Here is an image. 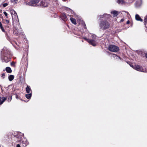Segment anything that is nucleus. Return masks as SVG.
<instances>
[{
    "instance_id": "1",
    "label": "nucleus",
    "mask_w": 147,
    "mask_h": 147,
    "mask_svg": "<svg viewBox=\"0 0 147 147\" xmlns=\"http://www.w3.org/2000/svg\"><path fill=\"white\" fill-rule=\"evenodd\" d=\"M8 53L9 51L5 47H4L1 51V58L3 61L7 63L10 60L9 55L8 54Z\"/></svg>"
},
{
    "instance_id": "2",
    "label": "nucleus",
    "mask_w": 147,
    "mask_h": 147,
    "mask_svg": "<svg viewBox=\"0 0 147 147\" xmlns=\"http://www.w3.org/2000/svg\"><path fill=\"white\" fill-rule=\"evenodd\" d=\"M99 25L100 29L105 30L109 28L110 24L108 22L103 21L100 22Z\"/></svg>"
},
{
    "instance_id": "3",
    "label": "nucleus",
    "mask_w": 147,
    "mask_h": 147,
    "mask_svg": "<svg viewBox=\"0 0 147 147\" xmlns=\"http://www.w3.org/2000/svg\"><path fill=\"white\" fill-rule=\"evenodd\" d=\"M39 2V0H31L29 2L24 3V4L25 5H28L32 6H39V4L38 3Z\"/></svg>"
},
{
    "instance_id": "4",
    "label": "nucleus",
    "mask_w": 147,
    "mask_h": 147,
    "mask_svg": "<svg viewBox=\"0 0 147 147\" xmlns=\"http://www.w3.org/2000/svg\"><path fill=\"white\" fill-rule=\"evenodd\" d=\"M12 137L13 138V137H15L17 138V142H21L22 141V136L20 135V133H14L13 134H12Z\"/></svg>"
},
{
    "instance_id": "5",
    "label": "nucleus",
    "mask_w": 147,
    "mask_h": 147,
    "mask_svg": "<svg viewBox=\"0 0 147 147\" xmlns=\"http://www.w3.org/2000/svg\"><path fill=\"white\" fill-rule=\"evenodd\" d=\"M108 49L110 51L115 52L119 51V48L116 45H110L109 46Z\"/></svg>"
},
{
    "instance_id": "6",
    "label": "nucleus",
    "mask_w": 147,
    "mask_h": 147,
    "mask_svg": "<svg viewBox=\"0 0 147 147\" xmlns=\"http://www.w3.org/2000/svg\"><path fill=\"white\" fill-rule=\"evenodd\" d=\"M11 13L12 15L13 22L14 21L18 22L17 15L16 11L13 10H11Z\"/></svg>"
},
{
    "instance_id": "7",
    "label": "nucleus",
    "mask_w": 147,
    "mask_h": 147,
    "mask_svg": "<svg viewBox=\"0 0 147 147\" xmlns=\"http://www.w3.org/2000/svg\"><path fill=\"white\" fill-rule=\"evenodd\" d=\"M84 39L87 41L91 45L94 46H95L96 45V43L94 42V40H90V39H88L86 38H84Z\"/></svg>"
},
{
    "instance_id": "8",
    "label": "nucleus",
    "mask_w": 147,
    "mask_h": 147,
    "mask_svg": "<svg viewBox=\"0 0 147 147\" xmlns=\"http://www.w3.org/2000/svg\"><path fill=\"white\" fill-rule=\"evenodd\" d=\"M134 68L136 70L141 72H144V71L142 69V67L139 65H136Z\"/></svg>"
},
{
    "instance_id": "9",
    "label": "nucleus",
    "mask_w": 147,
    "mask_h": 147,
    "mask_svg": "<svg viewBox=\"0 0 147 147\" xmlns=\"http://www.w3.org/2000/svg\"><path fill=\"white\" fill-rule=\"evenodd\" d=\"M39 6H41L42 7H47L48 6V4L45 2V1H41L39 3Z\"/></svg>"
},
{
    "instance_id": "10",
    "label": "nucleus",
    "mask_w": 147,
    "mask_h": 147,
    "mask_svg": "<svg viewBox=\"0 0 147 147\" xmlns=\"http://www.w3.org/2000/svg\"><path fill=\"white\" fill-rule=\"evenodd\" d=\"M110 17V15H108L107 14H104L103 15H101L100 16V18H103L105 19H107L108 18Z\"/></svg>"
},
{
    "instance_id": "11",
    "label": "nucleus",
    "mask_w": 147,
    "mask_h": 147,
    "mask_svg": "<svg viewBox=\"0 0 147 147\" xmlns=\"http://www.w3.org/2000/svg\"><path fill=\"white\" fill-rule=\"evenodd\" d=\"M21 31H19L16 28H14V29L13 33L16 35H18L21 33Z\"/></svg>"
},
{
    "instance_id": "12",
    "label": "nucleus",
    "mask_w": 147,
    "mask_h": 147,
    "mask_svg": "<svg viewBox=\"0 0 147 147\" xmlns=\"http://www.w3.org/2000/svg\"><path fill=\"white\" fill-rule=\"evenodd\" d=\"M26 90L27 93H32V90L30 86H27L26 88Z\"/></svg>"
},
{
    "instance_id": "13",
    "label": "nucleus",
    "mask_w": 147,
    "mask_h": 147,
    "mask_svg": "<svg viewBox=\"0 0 147 147\" xmlns=\"http://www.w3.org/2000/svg\"><path fill=\"white\" fill-rule=\"evenodd\" d=\"M61 17L62 19L65 21L67 20V16L65 13L62 14Z\"/></svg>"
},
{
    "instance_id": "14",
    "label": "nucleus",
    "mask_w": 147,
    "mask_h": 147,
    "mask_svg": "<svg viewBox=\"0 0 147 147\" xmlns=\"http://www.w3.org/2000/svg\"><path fill=\"white\" fill-rule=\"evenodd\" d=\"M135 18L138 21H139L141 22H142L143 21L142 19L139 16L138 14L136 15Z\"/></svg>"
},
{
    "instance_id": "15",
    "label": "nucleus",
    "mask_w": 147,
    "mask_h": 147,
    "mask_svg": "<svg viewBox=\"0 0 147 147\" xmlns=\"http://www.w3.org/2000/svg\"><path fill=\"white\" fill-rule=\"evenodd\" d=\"M6 99V98L0 97V105L2 104Z\"/></svg>"
},
{
    "instance_id": "16",
    "label": "nucleus",
    "mask_w": 147,
    "mask_h": 147,
    "mask_svg": "<svg viewBox=\"0 0 147 147\" xmlns=\"http://www.w3.org/2000/svg\"><path fill=\"white\" fill-rule=\"evenodd\" d=\"M5 70L8 73H10L12 72V70L9 67H7L5 69Z\"/></svg>"
},
{
    "instance_id": "17",
    "label": "nucleus",
    "mask_w": 147,
    "mask_h": 147,
    "mask_svg": "<svg viewBox=\"0 0 147 147\" xmlns=\"http://www.w3.org/2000/svg\"><path fill=\"white\" fill-rule=\"evenodd\" d=\"M111 13L113 15L114 17H116L118 15L117 12L116 11H111Z\"/></svg>"
},
{
    "instance_id": "18",
    "label": "nucleus",
    "mask_w": 147,
    "mask_h": 147,
    "mask_svg": "<svg viewBox=\"0 0 147 147\" xmlns=\"http://www.w3.org/2000/svg\"><path fill=\"white\" fill-rule=\"evenodd\" d=\"M70 20L72 23L74 24H76V20L75 19L71 18H70Z\"/></svg>"
},
{
    "instance_id": "19",
    "label": "nucleus",
    "mask_w": 147,
    "mask_h": 147,
    "mask_svg": "<svg viewBox=\"0 0 147 147\" xmlns=\"http://www.w3.org/2000/svg\"><path fill=\"white\" fill-rule=\"evenodd\" d=\"M14 76L13 75H10L8 77L9 80L10 81H12L14 79Z\"/></svg>"
},
{
    "instance_id": "20",
    "label": "nucleus",
    "mask_w": 147,
    "mask_h": 147,
    "mask_svg": "<svg viewBox=\"0 0 147 147\" xmlns=\"http://www.w3.org/2000/svg\"><path fill=\"white\" fill-rule=\"evenodd\" d=\"M32 96V93H30L28 94H26L25 95L27 99H30L31 98Z\"/></svg>"
},
{
    "instance_id": "21",
    "label": "nucleus",
    "mask_w": 147,
    "mask_h": 147,
    "mask_svg": "<svg viewBox=\"0 0 147 147\" xmlns=\"http://www.w3.org/2000/svg\"><path fill=\"white\" fill-rule=\"evenodd\" d=\"M117 3L118 4H123L124 3V0H117Z\"/></svg>"
},
{
    "instance_id": "22",
    "label": "nucleus",
    "mask_w": 147,
    "mask_h": 147,
    "mask_svg": "<svg viewBox=\"0 0 147 147\" xmlns=\"http://www.w3.org/2000/svg\"><path fill=\"white\" fill-rule=\"evenodd\" d=\"M146 18H145L144 19V23L146 27H147V16H146Z\"/></svg>"
},
{
    "instance_id": "23",
    "label": "nucleus",
    "mask_w": 147,
    "mask_h": 147,
    "mask_svg": "<svg viewBox=\"0 0 147 147\" xmlns=\"http://www.w3.org/2000/svg\"><path fill=\"white\" fill-rule=\"evenodd\" d=\"M91 36L92 38H93V39H92V40H94V41H95L94 39H95L96 37V35L94 34H92Z\"/></svg>"
},
{
    "instance_id": "24",
    "label": "nucleus",
    "mask_w": 147,
    "mask_h": 147,
    "mask_svg": "<svg viewBox=\"0 0 147 147\" xmlns=\"http://www.w3.org/2000/svg\"><path fill=\"white\" fill-rule=\"evenodd\" d=\"M112 55L113 57H116V59H117V57L119 59L120 58V57H119L117 56L116 54H113Z\"/></svg>"
},
{
    "instance_id": "25",
    "label": "nucleus",
    "mask_w": 147,
    "mask_h": 147,
    "mask_svg": "<svg viewBox=\"0 0 147 147\" xmlns=\"http://www.w3.org/2000/svg\"><path fill=\"white\" fill-rule=\"evenodd\" d=\"M11 2L12 3H17L18 2V0H11Z\"/></svg>"
},
{
    "instance_id": "26",
    "label": "nucleus",
    "mask_w": 147,
    "mask_h": 147,
    "mask_svg": "<svg viewBox=\"0 0 147 147\" xmlns=\"http://www.w3.org/2000/svg\"><path fill=\"white\" fill-rule=\"evenodd\" d=\"M8 4L7 3H4L3 4V6L4 7H6V6H7V5H8Z\"/></svg>"
},
{
    "instance_id": "27",
    "label": "nucleus",
    "mask_w": 147,
    "mask_h": 147,
    "mask_svg": "<svg viewBox=\"0 0 147 147\" xmlns=\"http://www.w3.org/2000/svg\"><path fill=\"white\" fill-rule=\"evenodd\" d=\"M3 13L7 18V14L6 11H4Z\"/></svg>"
},
{
    "instance_id": "28",
    "label": "nucleus",
    "mask_w": 147,
    "mask_h": 147,
    "mask_svg": "<svg viewBox=\"0 0 147 147\" xmlns=\"http://www.w3.org/2000/svg\"><path fill=\"white\" fill-rule=\"evenodd\" d=\"M5 74H3L1 76V77L3 78H5Z\"/></svg>"
},
{
    "instance_id": "29",
    "label": "nucleus",
    "mask_w": 147,
    "mask_h": 147,
    "mask_svg": "<svg viewBox=\"0 0 147 147\" xmlns=\"http://www.w3.org/2000/svg\"><path fill=\"white\" fill-rule=\"evenodd\" d=\"M0 28H1V29L2 30L3 32H5V30H4V29H3V27H2V25L1 26H0Z\"/></svg>"
},
{
    "instance_id": "30",
    "label": "nucleus",
    "mask_w": 147,
    "mask_h": 147,
    "mask_svg": "<svg viewBox=\"0 0 147 147\" xmlns=\"http://www.w3.org/2000/svg\"><path fill=\"white\" fill-rule=\"evenodd\" d=\"M11 99H12V98L11 97H10L9 98H8V101L9 102H10L11 100Z\"/></svg>"
},
{
    "instance_id": "31",
    "label": "nucleus",
    "mask_w": 147,
    "mask_h": 147,
    "mask_svg": "<svg viewBox=\"0 0 147 147\" xmlns=\"http://www.w3.org/2000/svg\"><path fill=\"white\" fill-rule=\"evenodd\" d=\"M15 63L14 62H12L11 63V65H13L14 66L15 65Z\"/></svg>"
},
{
    "instance_id": "32",
    "label": "nucleus",
    "mask_w": 147,
    "mask_h": 147,
    "mask_svg": "<svg viewBox=\"0 0 147 147\" xmlns=\"http://www.w3.org/2000/svg\"><path fill=\"white\" fill-rule=\"evenodd\" d=\"M16 147H21L20 144H18L17 145V146H16Z\"/></svg>"
},
{
    "instance_id": "33",
    "label": "nucleus",
    "mask_w": 147,
    "mask_h": 147,
    "mask_svg": "<svg viewBox=\"0 0 147 147\" xmlns=\"http://www.w3.org/2000/svg\"><path fill=\"white\" fill-rule=\"evenodd\" d=\"M129 23H130L129 21L128 20L127 21L126 23L127 24H129Z\"/></svg>"
},
{
    "instance_id": "34",
    "label": "nucleus",
    "mask_w": 147,
    "mask_h": 147,
    "mask_svg": "<svg viewBox=\"0 0 147 147\" xmlns=\"http://www.w3.org/2000/svg\"><path fill=\"white\" fill-rule=\"evenodd\" d=\"M124 19H122L120 21H121V22H123V21H124Z\"/></svg>"
},
{
    "instance_id": "35",
    "label": "nucleus",
    "mask_w": 147,
    "mask_h": 147,
    "mask_svg": "<svg viewBox=\"0 0 147 147\" xmlns=\"http://www.w3.org/2000/svg\"><path fill=\"white\" fill-rule=\"evenodd\" d=\"M84 28H86V25L85 24V23H84Z\"/></svg>"
},
{
    "instance_id": "36",
    "label": "nucleus",
    "mask_w": 147,
    "mask_h": 147,
    "mask_svg": "<svg viewBox=\"0 0 147 147\" xmlns=\"http://www.w3.org/2000/svg\"><path fill=\"white\" fill-rule=\"evenodd\" d=\"M2 26V24L0 22V26Z\"/></svg>"
},
{
    "instance_id": "37",
    "label": "nucleus",
    "mask_w": 147,
    "mask_h": 147,
    "mask_svg": "<svg viewBox=\"0 0 147 147\" xmlns=\"http://www.w3.org/2000/svg\"><path fill=\"white\" fill-rule=\"evenodd\" d=\"M6 21L7 23H8L9 22V21L8 20H6Z\"/></svg>"
},
{
    "instance_id": "38",
    "label": "nucleus",
    "mask_w": 147,
    "mask_h": 147,
    "mask_svg": "<svg viewBox=\"0 0 147 147\" xmlns=\"http://www.w3.org/2000/svg\"><path fill=\"white\" fill-rule=\"evenodd\" d=\"M145 56L147 58V53L146 54Z\"/></svg>"
},
{
    "instance_id": "39",
    "label": "nucleus",
    "mask_w": 147,
    "mask_h": 147,
    "mask_svg": "<svg viewBox=\"0 0 147 147\" xmlns=\"http://www.w3.org/2000/svg\"><path fill=\"white\" fill-rule=\"evenodd\" d=\"M16 98L18 99V96H16Z\"/></svg>"
},
{
    "instance_id": "40",
    "label": "nucleus",
    "mask_w": 147,
    "mask_h": 147,
    "mask_svg": "<svg viewBox=\"0 0 147 147\" xmlns=\"http://www.w3.org/2000/svg\"><path fill=\"white\" fill-rule=\"evenodd\" d=\"M24 140H25V142L26 141V139L25 138H24Z\"/></svg>"
},
{
    "instance_id": "41",
    "label": "nucleus",
    "mask_w": 147,
    "mask_h": 147,
    "mask_svg": "<svg viewBox=\"0 0 147 147\" xmlns=\"http://www.w3.org/2000/svg\"><path fill=\"white\" fill-rule=\"evenodd\" d=\"M63 1H66L67 0H63Z\"/></svg>"
},
{
    "instance_id": "42",
    "label": "nucleus",
    "mask_w": 147,
    "mask_h": 147,
    "mask_svg": "<svg viewBox=\"0 0 147 147\" xmlns=\"http://www.w3.org/2000/svg\"><path fill=\"white\" fill-rule=\"evenodd\" d=\"M22 143H23V141H22Z\"/></svg>"
},
{
    "instance_id": "43",
    "label": "nucleus",
    "mask_w": 147,
    "mask_h": 147,
    "mask_svg": "<svg viewBox=\"0 0 147 147\" xmlns=\"http://www.w3.org/2000/svg\"><path fill=\"white\" fill-rule=\"evenodd\" d=\"M1 86V85H0V87Z\"/></svg>"
}]
</instances>
